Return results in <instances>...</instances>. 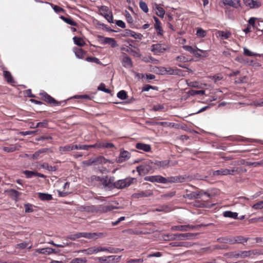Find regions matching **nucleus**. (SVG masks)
<instances>
[{
    "mask_svg": "<svg viewBox=\"0 0 263 263\" xmlns=\"http://www.w3.org/2000/svg\"><path fill=\"white\" fill-rule=\"evenodd\" d=\"M99 253L98 246H92L87 248V255H91Z\"/></svg>",
    "mask_w": 263,
    "mask_h": 263,
    "instance_id": "nucleus-44",
    "label": "nucleus"
},
{
    "mask_svg": "<svg viewBox=\"0 0 263 263\" xmlns=\"http://www.w3.org/2000/svg\"><path fill=\"white\" fill-rule=\"evenodd\" d=\"M99 11L100 14L103 16L109 23H113L112 12L109 10L107 6H101L99 8Z\"/></svg>",
    "mask_w": 263,
    "mask_h": 263,
    "instance_id": "nucleus-4",
    "label": "nucleus"
},
{
    "mask_svg": "<svg viewBox=\"0 0 263 263\" xmlns=\"http://www.w3.org/2000/svg\"><path fill=\"white\" fill-rule=\"evenodd\" d=\"M72 144H67L63 146L59 147V151L62 154H65L67 152L72 151Z\"/></svg>",
    "mask_w": 263,
    "mask_h": 263,
    "instance_id": "nucleus-32",
    "label": "nucleus"
},
{
    "mask_svg": "<svg viewBox=\"0 0 263 263\" xmlns=\"http://www.w3.org/2000/svg\"><path fill=\"white\" fill-rule=\"evenodd\" d=\"M203 194L206 195L208 197L210 196V194L206 192H203V191H201L199 192H192L187 194V196L190 199H198L200 198Z\"/></svg>",
    "mask_w": 263,
    "mask_h": 263,
    "instance_id": "nucleus-17",
    "label": "nucleus"
},
{
    "mask_svg": "<svg viewBox=\"0 0 263 263\" xmlns=\"http://www.w3.org/2000/svg\"><path fill=\"white\" fill-rule=\"evenodd\" d=\"M99 209H100L99 212H107L108 211H112L115 209V208L114 206L110 205H99Z\"/></svg>",
    "mask_w": 263,
    "mask_h": 263,
    "instance_id": "nucleus-39",
    "label": "nucleus"
},
{
    "mask_svg": "<svg viewBox=\"0 0 263 263\" xmlns=\"http://www.w3.org/2000/svg\"><path fill=\"white\" fill-rule=\"evenodd\" d=\"M153 18H154V21L155 22L154 27H155V29L157 31V34H159V35H162V34H163V30H162V28L161 27V22H160V21L156 16H154Z\"/></svg>",
    "mask_w": 263,
    "mask_h": 263,
    "instance_id": "nucleus-25",
    "label": "nucleus"
},
{
    "mask_svg": "<svg viewBox=\"0 0 263 263\" xmlns=\"http://www.w3.org/2000/svg\"><path fill=\"white\" fill-rule=\"evenodd\" d=\"M186 242H172L170 243V245L172 247H186Z\"/></svg>",
    "mask_w": 263,
    "mask_h": 263,
    "instance_id": "nucleus-57",
    "label": "nucleus"
},
{
    "mask_svg": "<svg viewBox=\"0 0 263 263\" xmlns=\"http://www.w3.org/2000/svg\"><path fill=\"white\" fill-rule=\"evenodd\" d=\"M103 44H108L111 45V47L114 48L118 46L117 42L114 38L105 37H103Z\"/></svg>",
    "mask_w": 263,
    "mask_h": 263,
    "instance_id": "nucleus-26",
    "label": "nucleus"
},
{
    "mask_svg": "<svg viewBox=\"0 0 263 263\" xmlns=\"http://www.w3.org/2000/svg\"><path fill=\"white\" fill-rule=\"evenodd\" d=\"M139 7L140 9L145 13L148 12V8L146 3L143 1H141L139 2Z\"/></svg>",
    "mask_w": 263,
    "mask_h": 263,
    "instance_id": "nucleus-52",
    "label": "nucleus"
},
{
    "mask_svg": "<svg viewBox=\"0 0 263 263\" xmlns=\"http://www.w3.org/2000/svg\"><path fill=\"white\" fill-rule=\"evenodd\" d=\"M100 145H101V148H110L115 147L114 144L108 142H100Z\"/></svg>",
    "mask_w": 263,
    "mask_h": 263,
    "instance_id": "nucleus-58",
    "label": "nucleus"
},
{
    "mask_svg": "<svg viewBox=\"0 0 263 263\" xmlns=\"http://www.w3.org/2000/svg\"><path fill=\"white\" fill-rule=\"evenodd\" d=\"M165 240H189L192 237H195V235L193 233H186V234H170L165 236Z\"/></svg>",
    "mask_w": 263,
    "mask_h": 263,
    "instance_id": "nucleus-2",
    "label": "nucleus"
},
{
    "mask_svg": "<svg viewBox=\"0 0 263 263\" xmlns=\"http://www.w3.org/2000/svg\"><path fill=\"white\" fill-rule=\"evenodd\" d=\"M3 75L5 80L8 83L11 84L15 82L11 73L9 71L6 70L4 71Z\"/></svg>",
    "mask_w": 263,
    "mask_h": 263,
    "instance_id": "nucleus-30",
    "label": "nucleus"
},
{
    "mask_svg": "<svg viewBox=\"0 0 263 263\" xmlns=\"http://www.w3.org/2000/svg\"><path fill=\"white\" fill-rule=\"evenodd\" d=\"M170 49V47L165 44H153L151 46V51L154 54H160V53H164L167 50Z\"/></svg>",
    "mask_w": 263,
    "mask_h": 263,
    "instance_id": "nucleus-3",
    "label": "nucleus"
},
{
    "mask_svg": "<svg viewBox=\"0 0 263 263\" xmlns=\"http://www.w3.org/2000/svg\"><path fill=\"white\" fill-rule=\"evenodd\" d=\"M166 73L170 75H179L180 70L179 69H173L171 67L166 68Z\"/></svg>",
    "mask_w": 263,
    "mask_h": 263,
    "instance_id": "nucleus-47",
    "label": "nucleus"
},
{
    "mask_svg": "<svg viewBox=\"0 0 263 263\" xmlns=\"http://www.w3.org/2000/svg\"><path fill=\"white\" fill-rule=\"evenodd\" d=\"M254 250L230 252L225 253L224 256L228 258H245L255 255Z\"/></svg>",
    "mask_w": 263,
    "mask_h": 263,
    "instance_id": "nucleus-1",
    "label": "nucleus"
},
{
    "mask_svg": "<svg viewBox=\"0 0 263 263\" xmlns=\"http://www.w3.org/2000/svg\"><path fill=\"white\" fill-rule=\"evenodd\" d=\"M243 3L250 9H257L261 6V2L257 0H243Z\"/></svg>",
    "mask_w": 263,
    "mask_h": 263,
    "instance_id": "nucleus-10",
    "label": "nucleus"
},
{
    "mask_svg": "<svg viewBox=\"0 0 263 263\" xmlns=\"http://www.w3.org/2000/svg\"><path fill=\"white\" fill-rule=\"evenodd\" d=\"M129 34L131 36L134 37L136 39H141L142 35L139 33H136L133 31H129Z\"/></svg>",
    "mask_w": 263,
    "mask_h": 263,
    "instance_id": "nucleus-63",
    "label": "nucleus"
},
{
    "mask_svg": "<svg viewBox=\"0 0 263 263\" xmlns=\"http://www.w3.org/2000/svg\"><path fill=\"white\" fill-rule=\"evenodd\" d=\"M80 210L81 211H85L91 213H97L99 212V205H87V206H80Z\"/></svg>",
    "mask_w": 263,
    "mask_h": 263,
    "instance_id": "nucleus-14",
    "label": "nucleus"
},
{
    "mask_svg": "<svg viewBox=\"0 0 263 263\" xmlns=\"http://www.w3.org/2000/svg\"><path fill=\"white\" fill-rule=\"evenodd\" d=\"M223 215L225 217L237 219L238 216V213L236 212H232L230 211H227L223 213Z\"/></svg>",
    "mask_w": 263,
    "mask_h": 263,
    "instance_id": "nucleus-40",
    "label": "nucleus"
},
{
    "mask_svg": "<svg viewBox=\"0 0 263 263\" xmlns=\"http://www.w3.org/2000/svg\"><path fill=\"white\" fill-rule=\"evenodd\" d=\"M9 192L11 195L15 198V200L21 195V193L14 189L10 190Z\"/></svg>",
    "mask_w": 263,
    "mask_h": 263,
    "instance_id": "nucleus-62",
    "label": "nucleus"
},
{
    "mask_svg": "<svg viewBox=\"0 0 263 263\" xmlns=\"http://www.w3.org/2000/svg\"><path fill=\"white\" fill-rule=\"evenodd\" d=\"M190 94L191 96H195L196 95H203L205 94V90H191L190 91Z\"/></svg>",
    "mask_w": 263,
    "mask_h": 263,
    "instance_id": "nucleus-61",
    "label": "nucleus"
},
{
    "mask_svg": "<svg viewBox=\"0 0 263 263\" xmlns=\"http://www.w3.org/2000/svg\"><path fill=\"white\" fill-rule=\"evenodd\" d=\"M24 174L28 178H32L33 177H38L41 178L45 177V176L44 175L35 171H30L26 170L24 172Z\"/></svg>",
    "mask_w": 263,
    "mask_h": 263,
    "instance_id": "nucleus-18",
    "label": "nucleus"
},
{
    "mask_svg": "<svg viewBox=\"0 0 263 263\" xmlns=\"http://www.w3.org/2000/svg\"><path fill=\"white\" fill-rule=\"evenodd\" d=\"M243 162H241V164L246 165L247 166H253L254 167H257L259 165H263V160L259 161V162H245V160H242Z\"/></svg>",
    "mask_w": 263,
    "mask_h": 263,
    "instance_id": "nucleus-36",
    "label": "nucleus"
},
{
    "mask_svg": "<svg viewBox=\"0 0 263 263\" xmlns=\"http://www.w3.org/2000/svg\"><path fill=\"white\" fill-rule=\"evenodd\" d=\"M243 54L245 55L249 56V57H261L262 54L259 53H256L253 52H252L249 49L247 48L246 47H243Z\"/></svg>",
    "mask_w": 263,
    "mask_h": 263,
    "instance_id": "nucleus-42",
    "label": "nucleus"
},
{
    "mask_svg": "<svg viewBox=\"0 0 263 263\" xmlns=\"http://www.w3.org/2000/svg\"><path fill=\"white\" fill-rule=\"evenodd\" d=\"M182 47L185 50L190 52L191 53L193 54L194 55L195 53V51H196L197 48V47L196 46H195L193 47L191 46H189V45H184Z\"/></svg>",
    "mask_w": 263,
    "mask_h": 263,
    "instance_id": "nucleus-50",
    "label": "nucleus"
},
{
    "mask_svg": "<svg viewBox=\"0 0 263 263\" xmlns=\"http://www.w3.org/2000/svg\"><path fill=\"white\" fill-rule=\"evenodd\" d=\"M194 55L198 58L206 57L208 56V53L206 50H203L197 48Z\"/></svg>",
    "mask_w": 263,
    "mask_h": 263,
    "instance_id": "nucleus-34",
    "label": "nucleus"
},
{
    "mask_svg": "<svg viewBox=\"0 0 263 263\" xmlns=\"http://www.w3.org/2000/svg\"><path fill=\"white\" fill-rule=\"evenodd\" d=\"M122 65L126 68H131L133 67V62L132 59L126 54H124L122 61Z\"/></svg>",
    "mask_w": 263,
    "mask_h": 263,
    "instance_id": "nucleus-15",
    "label": "nucleus"
},
{
    "mask_svg": "<svg viewBox=\"0 0 263 263\" xmlns=\"http://www.w3.org/2000/svg\"><path fill=\"white\" fill-rule=\"evenodd\" d=\"M228 168H221L220 170L213 171V176H226L228 175Z\"/></svg>",
    "mask_w": 263,
    "mask_h": 263,
    "instance_id": "nucleus-38",
    "label": "nucleus"
},
{
    "mask_svg": "<svg viewBox=\"0 0 263 263\" xmlns=\"http://www.w3.org/2000/svg\"><path fill=\"white\" fill-rule=\"evenodd\" d=\"M153 9L156 11V14L159 16V17L163 18L164 17V15L165 14V11L164 9L159 6V5L156 3H155L153 5Z\"/></svg>",
    "mask_w": 263,
    "mask_h": 263,
    "instance_id": "nucleus-21",
    "label": "nucleus"
},
{
    "mask_svg": "<svg viewBox=\"0 0 263 263\" xmlns=\"http://www.w3.org/2000/svg\"><path fill=\"white\" fill-rule=\"evenodd\" d=\"M136 147L138 149L142 150L145 152H148L151 150L150 145L143 143H137L136 145Z\"/></svg>",
    "mask_w": 263,
    "mask_h": 263,
    "instance_id": "nucleus-24",
    "label": "nucleus"
},
{
    "mask_svg": "<svg viewBox=\"0 0 263 263\" xmlns=\"http://www.w3.org/2000/svg\"><path fill=\"white\" fill-rule=\"evenodd\" d=\"M117 96L118 98L121 100H125L127 97L126 92L125 90H120L119 91Z\"/></svg>",
    "mask_w": 263,
    "mask_h": 263,
    "instance_id": "nucleus-55",
    "label": "nucleus"
},
{
    "mask_svg": "<svg viewBox=\"0 0 263 263\" xmlns=\"http://www.w3.org/2000/svg\"><path fill=\"white\" fill-rule=\"evenodd\" d=\"M73 52L77 58L79 59H83L85 53L82 49L76 47L73 48Z\"/></svg>",
    "mask_w": 263,
    "mask_h": 263,
    "instance_id": "nucleus-33",
    "label": "nucleus"
},
{
    "mask_svg": "<svg viewBox=\"0 0 263 263\" xmlns=\"http://www.w3.org/2000/svg\"><path fill=\"white\" fill-rule=\"evenodd\" d=\"M41 167L44 169H46L49 171L54 172L57 170V167L55 166H50L47 163H44Z\"/></svg>",
    "mask_w": 263,
    "mask_h": 263,
    "instance_id": "nucleus-51",
    "label": "nucleus"
},
{
    "mask_svg": "<svg viewBox=\"0 0 263 263\" xmlns=\"http://www.w3.org/2000/svg\"><path fill=\"white\" fill-rule=\"evenodd\" d=\"M36 252L40 254L49 255L53 253H55V250L52 248L48 247L42 249H38L36 250Z\"/></svg>",
    "mask_w": 263,
    "mask_h": 263,
    "instance_id": "nucleus-27",
    "label": "nucleus"
},
{
    "mask_svg": "<svg viewBox=\"0 0 263 263\" xmlns=\"http://www.w3.org/2000/svg\"><path fill=\"white\" fill-rule=\"evenodd\" d=\"M38 197L42 201H49L52 199V195L48 193H38Z\"/></svg>",
    "mask_w": 263,
    "mask_h": 263,
    "instance_id": "nucleus-29",
    "label": "nucleus"
},
{
    "mask_svg": "<svg viewBox=\"0 0 263 263\" xmlns=\"http://www.w3.org/2000/svg\"><path fill=\"white\" fill-rule=\"evenodd\" d=\"M188 228L189 227L186 225L174 226L171 227V230L173 231H187Z\"/></svg>",
    "mask_w": 263,
    "mask_h": 263,
    "instance_id": "nucleus-41",
    "label": "nucleus"
},
{
    "mask_svg": "<svg viewBox=\"0 0 263 263\" xmlns=\"http://www.w3.org/2000/svg\"><path fill=\"white\" fill-rule=\"evenodd\" d=\"M218 241L220 243H230L233 245L232 237L226 236L219 238Z\"/></svg>",
    "mask_w": 263,
    "mask_h": 263,
    "instance_id": "nucleus-35",
    "label": "nucleus"
},
{
    "mask_svg": "<svg viewBox=\"0 0 263 263\" xmlns=\"http://www.w3.org/2000/svg\"><path fill=\"white\" fill-rule=\"evenodd\" d=\"M47 151V149H46V148H42V149H40L39 151L35 152L34 153V154H33L32 156L33 159L36 160V159H39V158L40 157V154L46 152Z\"/></svg>",
    "mask_w": 263,
    "mask_h": 263,
    "instance_id": "nucleus-48",
    "label": "nucleus"
},
{
    "mask_svg": "<svg viewBox=\"0 0 263 263\" xmlns=\"http://www.w3.org/2000/svg\"><path fill=\"white\" fill-rule=\"evenodd\" d=\"M249 239V238L245 237L240 235L232 237L233 245L235 243L244 244L247 242Z\"/></svg>",
    "mask_w": 263,
    "mask_h": 263,
    "instance_id": "nucleus-19",
    "label": "nucleus"
},
{
    "mask_svg": "<svg viewBox=\"0 0 263 263\" xmlns=\"http://www.w3.org/2000/svg\"><path fill=\"white\" fill-rule=\"evenodd\" d=\"M156 125H161L163 126H170L174 127L175 125L174 123H170L167 122H158L156 123Z\"/></svg>",
    "mask_w": 263,
    "mask_h": 263,
    "instance_id": "nucleus-59",
    "label": "nucleus"
},
{
    "mask_svg": "<svg viewBox=\"0 0 263 263\" xmlns=\"http://www.w3.org/2000/svg\"><path fill=\"white\" fill-rule=\"evenodd\" d=\"M150 161H146L143 164L137 167V171L140 175H144L147 174L152 169Z\"/></svg>",
    "mask_w": 263,
    "mask_h": 263,
    "instance_id": "nucleus-5",
    "label": "nucleus"
},
{
    "mask_svg": "<svg viewBox=\"0 0 263 263\" xmlns=\"http://www.w3.org/2000/svg\"><path fill=\"white\" fill-rule=\"evenodd\" d=\"M130 157V154L127 151H124L120 153L117 162L119 163H122L127 160Z\"/></svg>",
    "mask_w": 263,
    "mask_h": 263,
    "instance_id": "nucleus-20",
    "label": "nucleus"
},
{
    "mask_svg": "<svg viewBox=\"0 0 263 263\" xmlns=\"http://www.w3.org/2000/svg\"><path fill=\"white\" fill-rule=\"evenodd\" d=\"M165 180L164 181V183H178V182H183L185 181V178L184 177L181 176H171L167 178H165Z\"/></svg>",
    "mask_w": 263,
    "mask_h": 263,
    "instance_id": "nucleus-11",
    "label": "nucleus"
},
{
    "mask_svg": "<svg viewBox=\"0 0 263 263\" xmlns=\"http://www.w3.org/2000/svg\"><path fill=\"white\" fill-rule=\"evenodd\" d=\"M81 237H82V232H78L74 234H70L66 237L67 239H70L71 240H76V239Z\"/></svg>",
    "mask_w": 263,
    "mask_h": 263,
    "instance_id": "nucleus-43",
    "label": "nucleus"
},
{
    "mask_svg": "<svg viewBox=\"0 0 263 263\" xmlns=\"http://www.w3.org/2000/svg\"><path fill=\"white\" fill-rule=\"evenodd\" d=\"M216 36L219 37L222 40H226L229 39L231 36V33L229 31H218L216 33Z\"/></svg>",
    "mask_w": 263,
    "mask_h": 263,
    "instance_id": "nucleus-23",
    "label": "nucleus"
},
{
    "mask_svg": "<svg viewBox=\"0 0 263 263\" xmlns=\"http://www.w3.org/2000/svg\"><path fill=\"white\" fill-rule=\"evenodd\" d=\"M257 20V18L252 17L248 21V25L251 26L252 28L255 29L258 31H263V29H261L258 26V22L256 24L255 21Z\"/></svg>",
    "mask_w": 263,
    "mask_h": 263,
    "instance_id": "nucleus-22",
    "label": "nucleus"
},
{
    "mask_svg": "<svg viewBox=\"0 0 263 263\" xmlns=\"http://www.w3.org/2000/svg\"><path fill=\"white\" fill-rule=\"evenodd\" d=\"M40 95L42 96V98L44 101L53 106L60 105L64 102L63 101L59 102L56 101L53 98L47 94L46 92L41 93Z\"/></svg>",
    "mask_w": 263,
    "mask_h": 263,
    "instance_id": "nucleus-6",
    "label": "nucleus"
},
{
    "mask_svg": "<svg viewBox=\"0 0 263 263\" xmlns=\"http://www.w3.org/2000/svg\"><path fill=\"white\" fill-rule=\"evenodd\" d=\"M94 165H99L101 164H105L108 162V160L105 159L103 156H100L98 157L93 158Z\"/></svg>",
    "mask_w": 263,
    "mask_h": 263,
    "instance_id": "nucleus-28",
    "label": "nucleus"
},
{
    "mask_svg": "<svg viewBox=\"0 0 263 263\" xmlns=\"http://www.w3.org/2000/svg\"><path fill=\"white\" fill-rule=\"evenodd\" d=\"M252 208L254 210H262L263 209V201H259L252 206Z\"/></svg>",
    "mask_w": 263,
    "mask_h": 263,
    "instance_id": "nucleus-53",
    "label": "nucleus"
},
{
    "mask_svg": "<svg viewBox=\"0 0 263 263\" xmlns=\"http://www.w3.org/2000/svg\"><path fill=\"white\" fill-rule=\"evenodd\" d=\"M82 237L87 238L89 239L96 240L99 238H102L105 236L103 233H90V232H82Z\"/></svg>",
    "mask_w": 263,
    "mask_h": 263,
    "instance_id": "nucleus-9",
    "label": "nucleus"
},
{
    "mask_svg": "<svg viewBox=\"0 0 263 263\" xmlns=\"http://www.w3.org/2000/svg\"><path fill=\"white\" fill-rule=\"evenodd\" d=\"M87 260L86 257L74 258L69 263H86Z\"/></svg>",
    "mask_w": 263,
    "mask_h": 263,
    "instance_id": "nucleus-49",
    "label": "nucleus"
},
{
    "mask_svg": "<svg viewBox=\"0 0 263 263\" xmlns=\"http://www.w3.org/2000/svg\"><path fill=\"white\" fill-rule=\"evenodd\" d=\"M133 178H127L124 179L119 180L115 182L114 187L117 189H123L127 187L132 183Z\"/></svg>",
    "mask_w": 263,
    "mask_h": 263,
    "instance_id": "nucleus-7",
    "label": "nucleus"
},
{
    "mask_svg": "<svg viewBox=\"0 0 263 263\" xmlns=\"http://www.w3.org/2000/svg\"><path fill=\"white\" fill-rule=\"evenodd\" d=\"M60 18L66 23L73 26H77V23L74 22L70 17H66L64 16H61Z\"/></svg>",
    "mask_w": 263,
    "mask_h": 263,
    "instance_id": "nucleus-37",
    "label": "nucleus"
},
{
    "mask_svg": "<svg viewBox=\"0 0 263 263\" xmlns=\"http://www.w3.org/2000/svg\"><path fill=\"white\" fill-rule=\"evenodd\" d=\"M170 162V161L167 160L163 161H156L155 162V164L158 167H162L164 168L169 166Z\"/></svg>",
    "mask_w": 263,
    "mask_h": 263,
    "instance_id": "nucleus-31",
    "label": "nucleus"
},
{
    "mask_svg": "<svg viewBox=\"0 0 263 263\" xmlns=\"http://www.w3.org/2000/svg\"><path fill=\"white\" fill-rule=\"evenodd\" d=\"M125 51L127 52H128L129 53L132 54L133 55L135 56V57H139L140 56V54L138 52L132 49V48H127Z\"/></svg>",
    "mask_w": 263,
    "mask_h": 263,
    "instance_id": "nucleus-64",
    "label": "nucleus"
},
{
    "mask_svg": "<svg viewBox=\"0 0 263 263\" xmlns=\"http://www.w3.org/2000/svg\"><path fill=\"white\" fill-rule=\"evenodd\" d=\"M153 195V192L151 190L142 191L132 195L134 198H140L143 197H148Z\"/></svg>",
    "mask_w": 263,
    "mask_h": 263,
    "instance_id": "nucleus-13",
    "label": "nucleus"
},
{
    "mask_svg": "<svg viewBox=\"0 0 263 263\" xmlns=\"http://www.w3.org/2000/svg\"><path fill=\"white\" fill-rule=\"evenodd\" d=\"M102 184L105 188H112L114 187L115 184V177H102V179H101Z\"/></svg>",
    "mask_w": 263,
    "mask_h": 263,
    "instance_id": "nucleus-8",
    "label": "nucleus"
},
{
    "mask_svg": "<svg viewBox=\"0 0 263 263\" xmlns=\"http://www.w3.org/2000/svg\"><path fill=\"white\" fill-rule=\"evenodd\" d=\"M98 89L107 93H110L111 92V90L110 89L106 88L105 85L104 83H101L98 86Z\"/></svg>",
    "mask_w": 263,
    "mask_h": 263,
    "instance_id": "nucleus-56",
    "label": "nucleus"
},
{
    "mask_svg": "<svg viewBox=\"0 0 263 263\" xmlns=\"http://www.w3.org/2000/svg\"><path fill=\"white\" fill-rule=\"evenodd\" d=\"M144 180L152 182H158L161 183H164V181L165 180L164 179V177L160 175L146 176L144 178Z\"/></svg>",
    "mask_w": 263,
    "mask_h": 263,
    "instance_id": "nucleus-12",
    "label": "nucleus"
},
{
    "mask_svg": "<svg viewBox=\"0 0 263 263\" xmlns=\"http://www.w3.org/2000/svg\"><path fill=\"white\" fill-rule=\"evenodd\" d=\"M223 4L224 5H228L234 8L241 7L240 0H223Z\"/></svg>",
    "mask_w": 263,
    "mask_h": 263,
    "instance_id": "nucleus-16",
    "label": "nucleus"
},
{
    "mask_svg": "<svg viewBox=\"0 0 263 263\" xmlns=\"http://www.w3.org/2000/svg\"><path fill=\"white\" fill-rule=\"evenodd\" d=\"M206 32L201 28H198L196 32V35L199 37H204L206 36Z\"/></svg>",
    "mask_w": 263,
    "mask_h": 263,
    "instance_id": "nucleus-54",
    "label": "nucleus"
},
{
    "mask_svg": "<svg viewBox=\"0 0 263 263\" xmlns=\"http://www.w3.org/2000/svg\"><path fill=\"white\" fill-rule=\"evenodd\" d=\"M235 61L238 62L240 63H242L245 64H247V63H249V59H245L242 57H237L235 58Z\"/></svg>",
    "mask_w": 263,
    "mask_h": 263,
    "instance_id": "nucleus-60",
    "label": "nucleus"
},
{
    "mask_svg": "<svg viewBox=\"0 0 263 263\" xmlns=\"http://www.w3.org/2000/svg\"><path fill=\"white\" fill-rule=\"evenodd\" d=\"M108 263L118 262L120 261L121 256L110 255L108 256Z\"/></svg>",
    "mask_w": 263,
    "mask_h": 263,
    "instance_id": "nucleus-46",
    "label": "nucleus"
},
{
    "mask_svg": "<svg viewBox=\"0 0 263 263\" xmlns=\"http://www.w3.org/2000/svg\"><path fill=\"white\" fill-rule=\"evenodd\" d=\"M73 40L74 44L79 46L82 47L85 45V42L81 37L74 36L73 37Z\"/></svg>",
    "mask_w": 263,
    "mask_h": 263,
    "instance_id": "nucleus-45",
    "label": "nucleus"
}]
</instances>
